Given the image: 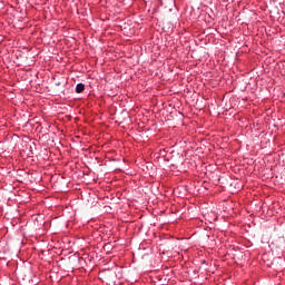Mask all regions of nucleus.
Wrapping results in <instances>:
<instances>
[{
    "instance_id": "f03ea898",
    "label": "nucleus",
    "mask_w": 285,
    "mask_h": 285,
    "mask_svg": "<svg viewBox=\"0 0 285 285\" xmlns=\"http://www.w3.org/2000/svg\"><path fill=\"white\" fill-rule=\"evenodd\" d=\"M205 263H206V261H205V259H203V261H202V264H205Z\"/></svg>"
},
{
    "instance_id": "f257e3e1",
    "label": "nucleus",
    "mask_w": 285,
    "mask_h": 285,
    "mask_svg": "<svg viewBox=\"0 0 285 285\" xmlns=\"http://www.w3.org/2000/svg\"><path fill=\"white\" fill-rule=\"evenodd\" d=\"M85 91V83H78L76 86V92L80 94V92H83Z\"/></svg>"
}]
</instances>
